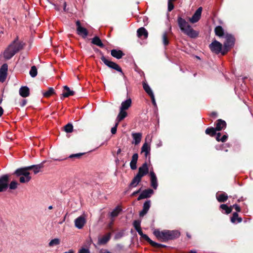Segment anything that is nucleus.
<instances>
[{"label": "nucleus", "mask_w": 253, "mask_h": 253, "mask_svg": "<svg viewBox=\"0 0 253 253\" xmlns=\"http://www.w3.org/2000/svg\"><path fill=\"white\" fill-rule=\"evenodd\" d=\"M153 234L158 240L163 242L174 239L178 237L180 235L179 232L177 230L160 231L158 229H155Z\"/></svg>", "instance_id": "f257e3e1"}, {"label": "nucleus", "mask_w": 253, "mask_h": 253, "mask_svg": "<svg viewBox=\"0 0 253 253\" xmlns=\"http://www.w3.org/2000/svg\"><path fill=\"white\" fill-rule=\"evenodd\" d=\"M22 48L23 44L17 38L4 51V58L6 60L10 59Z\"/></svg>", "instance_id": "f03ea898"}, {"label": "nucleus", "mask_w": 253, "mask_h": 253, "mask_svg": "<svg viewBox=\"0 0 253 253\" xmlns=\"http://www.w3.org/2000/svg\"><path fill=\"white\" fill-rule=\"evenodd\" d=\"M178 26L182 32L191 38H195L198 33L194 30L186 20L180 17L177 19Z\"/></svg>", "instance_id": "7ed1b4c3"}, {"label": "nucleus", "mask_w": 253, "mask_h": 253, "mask_svg": "<svg viewBox=\"0 0 253 253\" xmlns=\"http://www.w3.org/2000/svg\"><path fill=\"white\" fill-rule=\"evenodd\" d=\"M14 173L17 176H19V181L22 183H27L31 179L27 167L16 169Z\"/></svg>", "instance_id": "20e7f679"}, {"label": "nucleus", "mask_w": 253, "mask_h": 253, "mask_svg": "<svg viewBox=\"0 0 253 253\" xmlns=\"http://www.w3.org/2000/svg\"><path fill=\"white\" fill-rule=\"evenodd\" d=\"M224 38L225 41L223 44V50L222 51L223 55L225 54L232 47H233L235 43V38L231 34L226 33L225 34Z\"/></svg>", "instance_id": "39448f33"}, {"label": "nucleus", "mask_w": 253, "mask_h": 253, "mask_svg": "<svg viewBox=\"0 0 253 253\" xmlns=\"http://www.w3.org/2000/svg\"><path fill=\"white\" fill-rule=\"evenodd\" d=\"M9 176L4 174L0 177V192L5 191L8 187Z\"/></svg>", "instance_id": "423d86ee"}, {"label": "nucleus", "mask_w": 253, "mask_h": 253, "mask_svg": "<svg viewBox=\"0 0 253 253\" xmlns=\"http://www.w3.org/2000/svg\"><path fill=\"white\" fill-rule=\"evenodd\" d=\"M101 59L103 62V63L108 67L112 69H115L116 71L121 72L122 75H124L122 69L119 67V66L117 64L108 60L103 56L101 57Z\"/></svg>", "instance_id": "0eeeda50"}, {"label": "nucleus", "mask_w": 253, "mask_h": 253, "mask_svg": "<svg viewBox=\"0 0 253 253\" xmlns=\"http://www.w3.org/2000/svg\"><path fill=\"white\" fill-rule=\"evenodd\" d=\"M222 44L216 40L212 42L210 45L211 50L216 54H218L220 52H222Z\"/></svg>", "instance_id": "6e6552de"}, {"label": "nucleus", "mask_w": 253, "mask_h": 253, "mask_svg": "<svg viewBox=\"0 0 253 253\" xmlns=\"http://www.w3.org/2000/svg\"><path fill=\"white\" fill-rule=\"evenodd\" d=\"M86 222V220L85 216L84 215H81L75 219L74 221L75 226L79 229H82Z\"/></svg>", "instance_id": "1a4fd4ad"}, {"label": "nucleus", "mask_w": 253, "mask_h": 253, "mask_svg": "<svg viewBox=\"0 0 253 253\" xmlns=\"http://www.w3.org/2000/svg\"><path fill=\"white\" fill-rule=\"evenodd\" d=\"M139 234V235L141 236V237L144 240L147 241L153 247H162V245L159 244H158L152 240H151L150 238L146 234L143 233L141 229H138L136 230Z\"/></svg>", "instance_id": "9d476101"}, {"label": "nucleus", "mask_w": 253, "mask_h": 253, "mask_svg": "<svg viewBox=\"0 0 253 253\" xmlns=\"http://www.w3.org/2000/svg\"><path fill=\"white\" fill-rule=\"evenodd\" d=\"M8 65L3 64L0 69V82L3 83L5 81L7 75Z\"/></svg>", "instance_id": "9b49d317"}, {"label": "nucleus", "mask_w": 253, "mask_h": 253, "mask_svg": "<svg viewBox=\"0 0 253 253\" xmlns=\"http://www.w3.org/2000/svg\"><path fill=\"white\" fill-rule=\"evenodd\" d=\"M202 11V7H199L195 11L192 17L189 18V21L192 23L197 22L200 19Z\"/></svg>", "instance_id": "f8f14e48"}, {"label": "nucleus", "mask_w": 253, "mask_h": 253, "mask_svg": "<svg viewBox=\"0 0 253 253\" xmlns=\"http://www.w3.org/2000/svg\"><path fill=\"white\" fill-rule=\"evenodd\" d=\"M76 25L77 26V34L79 35L82 36L84 38H86L88 35V32L87 30L85 28L82 27L81 26L80 22L79 21H77L76 22Z\"/></svg>", "instance_id": "ddd939ff"}, {"label": "nucleus", "mask_w": 253, "mask_h": 253, "mask_svg": "<svg viewBox=\"0 0 253 253\" xmlns=\"http://www.w3.org/2000/svg\"><path fill=\"white\" fill-rule=\"evenodd\" d=\"M147 138H146V142L143 144L141 147V153H144V155L146 158L148 157L149 160L150 159V150L151 147L150 145L146 142Z\"/></svg>", "instance_id": "4468645a"}, {"label": "nucleus", "mask_w": 253, "mask_h": 253, "mask_svg": "<svg viewBox=\"0 0 253 253\" xmlns=\"http://www.w3.org/2000/svg\"><path fill=\"white\" fill-rule=\"evenodd\" d=\"M149 171V169L147 163H144L142 166L140 167L138 169V172L137 174L142 177L146 175Z\"/></svg>", "instance_id": "2eb2a0df"}, {"label": "nucleus", "mask_w": 253, "mask_h": 253, "mask_svg": "<svg viewBox=\"0 0 253 253\" xmlns=\"http://www.w3.org/2000/svg\"><path fill=\"white\" fill-rule=\"evenodd\" d=\"M149 175L151 180V186L154 189H156L158 187V181L156 175L153 170H150Z\"/></svg>", "instance_id": "dca6fc26"}, {"label": "nucleus", "mask_w": 253, "mask_h": 253, "mask_svg": "<svg viewBox=\"0 0 253 253\" xmlns=\"http://www.w3.org/2000/svg\"><path fill=\"white\" fill-rule=\"evenodd\" d=\"M154 191L151 189L145 190L142 192L140 195L137 198L138 200H140L143 199H145L150 197L153 194Z\"/></svg>", "instance_id": "f3484780"}, {"label": "nucleus", "mask_w": 253, "mask_h": 253, "mask_svg": "<svg viewBox=\"0 0 253 253\" xmlns=\"http://www.w3.org/2000/svg\"><path fill=\"white\" fill-rule=\"evenodd\" d=\"M151 205L150 200L146 201L143 204V210L140 212V216H143L149 211Z\"/></svg>", "instance_id": "a211bd4d"}, {"label": "nucleus", "mask_w": 253, "mask_h": 253, "mask_svg": "<svg viewBox=\"0 0 253 253\" xmlns=\"http://www.w3.org/2000/svg\"><path fill=\"white\" fill-rule=\"evenodd\" d=\"M44 163H45V161H43L42 163L40 164L28 166V167H27V168L28 169V170L33 169V171H34V173L37 174L40 171V169L43 168V165Z\"/></svg>", "instance_id": "6ab92c4d"}, {"label": "nucleus", "mask_w": 253, "mask_h": 253, "mask_svg": "<svg viewBox=\"0 0 253 253\" xmlns=\"http://www.w3.org/2000/svg\"><path fill=\"white\" fill-rule=\"evenodd\" d=\"M132 137L133 140V143L135 145H138L142 139V133L140 132L132 133Z\"/></svg>", "instance_id": "aec40b11"}, {"label": "nucleus", "mask_w": 253, "mask_h": 253, "mask_svg": "<svg viewBox=\"0 0 253 253\" xmlns=\"http://www.w3.org/2000/svg\"><path fill=\"white\" fill-rule=\"evenodd\" d=\"M122 210V209L121 206H118L113 210L112 212H110V215L112 218L111 224L114 221V219L113 218L115 217H117L119 215V214L121 212Z\"/></svg>", "instance_id": "412c9836"}, {"label": "nucleus", "mask_w": 253, "mask_h": 253, "mask_svg": "<svg viewBox=\"0 0 253 253\" xmlns=\"http://www.w3.org/2000/svg\"><path fill=\"white\" fill-rule=\"evenodd\" d=\"M131 99L130 98H128L126 100L122 102L120 109L126 111L131 106Z\"/></svg>", "instance_id": "4be33fe9"}, {"label": "nucleus", "mask_w": 253, "mask_h": 253, "mask_svg": "<svg viewBox=\"0 0 253 253\" xmlns=\"http://www.w3.org/2000/svg\"><path fill=\"white\" fill-rule=\"evenodd\" d=\"M138 156L137 153L134 154L132 155V159L130 163V168L133 170L137 168L136 164L138 160Z\"/></svg>", "instance_id": "5701e85b"}, {"label": "nucleus", "mask_w": 253, "mask_h": 253, "mask_svg": "<svg viewBox=\"0 0 253 253\" xmlns=\"http://www.w3.org/2000/svg\"><path fill=\"white\" fill-rule=\"evenodd\" d=\"M226 126V123L224 121H223L221 119H218L217 121V123L216 124V126L215 128L217 131H220V130H222V129L225 128Z\"/></svg>", "instance_id": "b1692460"}, {"label": "nucleus", "mask_w": 253, "mask_h": 253, "mask_svg": "<svg viewBox=\"0 0 253 253\" xmlns=\"http://www.w3.org/2000/svg\"><path fill=\"white\" fill-rule=\"evenodd\" d=\"M111 238V234L108 233L106 235L98 239V244L99 245H104L107 243Z\"/></svg>", "instance_id": "393cba45"}, {"label": "nucleus", "mask_w": 253, "mask_h": 253, "mask_svg": "<svg viewBox=\"0 0 253 253\" xmlns=\"http://www.w3.org/2000/svg\"><path fill=\"white\" fill-rule=\"evenodd\" d=\"M19 94L23 97H26L29 95V89L27 86H22L19 89Z\"/></svg>", "instance_id": "a878e982"}, {"label": "nucleus", "mask_w": 253, "mask_h": 253, "mask_svg": "<svg viewBox=\"0 0 253 253\" xmlns=\"http://www.w3.org/2000/svg\"><path fill=\"white\" fill-rule=\"evenodd\" d=\"M127 113L126 111L120 109V112L117 116L116 121L118 123L124 119L127 116Z\"/></svg>", "instance_id": "bb28decb"}, {"label": "nucleus", "mask_w": 253, "mask_h": 253, "mask_svg": "<svg viewBox=\"0 0 253 253\" xmlns=\"http://www.w3.org/2000/svg\"><path fill=\"white\" fill-rule=\"evenodd\" d=\"M111 54L112 56L117 58L120 59L122 57L124 54L121 50H118L116 49H113L111 51Z\"/></svg>", "instance_id": "cd10ccee"}, {"label": "nucleus", "mask_w": 253, "mask_h": 253, "mask_svg": "<svg viewBox=\"0 0 253 253\" xmlns=\"http://www.w3.org/2000/svg\"><path fill=\"white\" fill-rule=\"evenodd\" d=\"M64 92L62 93V96L64 97H68L74 94V92L73 90H71L69 87L66 85L64 86Z\"/></svg>", "instance_id": "c85d7f7f"}, {"label": "nucleus", "mask_w": 253, "mask_h": 253, "mask_svg": "<svg viewBox=\"0 0 253 253\" xmlns=\"http://www.w3.org/2000/svg\"><path fill=\"white\" fill-rule=\"evenodd\" d=\"M214 32L215 35L219 37L225 36V34L224 33L223 28L220 26H216L215 28Z\"/></svg>", "instance_id": "c756f323"}, {"label": "nucleus", "mask_w": 253, "mask_h": 253, "mask_svg": "<svg viewBox=\"0 0 253 253\" xmlns=\"http://www.w3.org/2000/svg\"><path fill=\"white\" fill-rule=\"evenodd\" d=\"M141 178L142 177L137 174L133 178L130 183V185L132 187H136L141 180Z\"/></svg>", "instance_id": "7c9ffc66"}, {"label": "nucleus", "mask_w": 253, "mask_h": 253, "mask_svg": "<svg viewBox=\"0 0 253 253\" xmlns=\"http://www.w3.org/2000/svg\"><path fill=\"white\" fill-rule=\"evenodd\" d=\"M137 34L138 37L144 36L146 38L148 37V32L143 27L140 28L137 30Z\"/></svg>", "instance_id": "2f4dec72"}, {"label": "nucleus", "mask_w": 253, "mask_h": 253, "mask_svg": "<svg viewBox=\"0 0 253 253\" xmlns=\"http://www.w3.org/2000/svg\"><path fill=\"white\" fill-rule=\"evenodd\" d=\"M216 199L219 202H225L227 201L228 196L225 193L220 194H216Z\"/></svg>", "instance_id": "473e14b6"}, {"label": "nucleus", "mask_w": 253, "mask_h": 253, "mask_svg": "<svg viewBox=\"0 0 253 253\" xmlns=\"http://www.w3.org/2000/svg\"><path fill=\"white\" fill-rule=\"evenodd\" d=\"M92 43L100 47H104V44L102 43L101 40L98 37H95L92 39Z\"/></svg>", "instance_id": "72a5a7b5"}, {"label": "nucleus", "mask_w": 253, "mask_h": 253, "mask_svg": "<svg viewBox=\"0 0 253 253\" xmlns=\"http://www.w3.org/2000/svg\"><path fill=\"white\" fill-rule=\"evenodd\" d=\"M54 94H55V91L52 87H49L48 90L42 92V95L45 97H49Z\"/></svg>", "instance_id": "f704fd0d"}, {"label": "nucleus", "mask_w": 253, "mask_h": 253, "mask_svg": "<svg viewBox=\"0 0 253 253\" xmlns=\"http://www.w3.org/2000/svg\"><path fill=\"white\" fill-rule=\"evenodd\" d=\"M231 221L232 223H235L236 221H237V222H241L242 221V218L238 217V214L237 212H234L231 218Z\"/></svg>", "instance_id": "c9c22d12"}, {"label": "nucleus", "mask_w": 253, "mask_h": 253, "mask_svg": "<svg viewBox=\"0 0 253 253\" xmlns=\"http://www.w3.org/2000/svg\"><path fill=\"white\" fill-rule=\"evenodd\" d=\"M60 243V240L58 238H55L51 240L48 243V246L50 247H53L59 245Z\"/></svg>", "instance_id": "e433bc0d"}, {"label": "nucleus", "mask_w": 253, "mask_h": 253, "mask_svg": "<svg viewBox=\"0 0 253 253\" xmlns=\"http://www.w3.org/2000/svg\"><path fill=\"white\" fill-rule=\"evenodd\" d=\"M143 87L144 90L147 92V93L149 95H150L153 94V92L152 89H151L150 87L147 83L144 82L143 83Z\"/></svg>", "instance_id": "4c0bfd02"}, {"label": "nucleus", "mask_w": 253, "mask_h": 253, "mask_svg": "<svg viewBox=\"0 0 253 253\" xmlns=\"http://www.w3.org/2000/svg\"><path fill=\"white\" fill-rule=\"evenodd\" d=\"M216 129L214 127H208L206 130V133L211 136H213L216 134Z\"/></svg>", "instance_id": "58836bf2"}, {"label": "nucleus", "mask_w": 253, "mask_h": 253, "mask_svg": "<svg viewBox=\"0 0 253 253\" xmlns=\"http://www.w3.org/2000/svg\"><path fill=\"white\" fill-rule=\"evenodd\" d=\"M221 133L218 132L216 134V139L217 141H221L222 142H225L228 138V135L226 134H224L222 136V137L220 138Z\"/></svg>", "instance_id": "ea45409f"}, {"label": "nucleus", "mask_w": 253, "mask_h": 253, "mask_svg": "<svg viewBox=\"0 0 253 253\" xmlns=\"http://www.w3.org/2000/svg\"><path fill=\"white\" fill-rule=\"evenodd\" d=\"M220 208L223 210H225V213L226 214H229L230 213L231 211H232V210H231V208H229L225 204H222L220 205Z\"/></svg>", "instance_id": "a19ab883"}, {"label": "nucleus", "mask_w": 253, "mask_h": 253, "mask_svg": "<svg viewBox=\"0 0 253 253\" xmlns=\"http://www.w3.org/2000/svg\"><path fill=\"white\" fill-rule=\"evenodd\" d=\"M30 75L33 78H34L37 76V69L36 66H33L31 67V70L30 71Z\"/></svg>", "instance_id": "79ce46f5"}, {"label": "nucleus", "mask_w": 253, "mask_h": 253, "mask_svg": "<svg viewBox=\"0 0 253 253\" xmlns=\"http://www.w3.org/2000/svg\"><path fill=\"white\" fill-rule=\"evenodd\" d=\"M73 126L72 124H68L65 126V131L67 132L70 133L72 132Z\"/></svg>", "instance_id": "37998d69"}, {"label": "nucleus", "mask_w": 253, "mask_h": 253, "mask_svg": "<svg viewBox=\"0 0 253 253\" xmlns=\"http://www.w3.org/2000/svg\"><path fill=\"white\" fill-rule=\"evenodd\" d=\"M163 42L165 45H167L169 43L166 32H165L163 35Z\"/></svg>", "instance_id": "c03bdc74"}, {"label": "nucleus", "mask_w": 253, "mask_h": 253, "mask_svg": "<svg viewBox=\"0 0 253 253\" xmlns=\"http://www.w3.org/2000/svg\"><path fill=\"white\" fill-rule=\"evenodd\" d=\"M9 189L11 190H14L17 188V182L15 181H12L9 184Z\"/></svg>", "instance_id": "a18cd8bd"}, {"label": "nucleus", "mask_w": 253, "mask_h": 253, "mask_svg": "<svg viewBox=\"0 0 253 253\" xmlns=\"http://www.w3.org/2000/svg\"><path fill=\"white\" fill-rule=\"evenodd\" d=\"M140 224L141 222L139 220H134L133 221V225L136 230L141 229Z\"/></svg>", "instance_id": "49530a36"}, {"label": "nucleus", "mask_w": 253, "mask_h": 253, "mask_svg": "<svg viewBox=\"0 0 253 253\" xmlns=\"http://www.w3.org/2000/svg\"><path fill=\"white\" fill-rule=\"evenodd\" d=\"M119 125V123L118 122H117L115 125V126L114 127H113L112 128H111V133L112 134H115L116 133V131H117V126Z\"/></svg>", "instance_id": "de8ad7c7"}, {"label": "nucleus", "mask_w": 253, "mask_h": 253, "mask_svg": "<svg viewBox=\"0 0 253 253\" xmlns=\"http://www.w3.org/2000/svg\"><path fill=\"white\" fill-rule=\"evenodd\" d=\"M174 8L173 4L171 1H168V10L171 11Z\"/></svg>", "instance_id": "09e8293b"}, {"label": "nucleus", "mask_w": 253, "mask_h": 253, "mask_svg": "<svg viewBox=\"0 0 253 253\" xmlns=\"http://www.w3.org/2000/svg\"><path fill=\"white\" fill-rule=\"evenodd\" d=\"M83 155V153H78V154L71 155L69 157L70 158H78L80 157Z\"/></svg>", "instance_id": "8fccbe9b"}, {"label": "nucleus", "mask_w": 253, "mask_h": 253, "mask_svg": "<svg viewBox=\"0 0 253 253\" xmlns=\"http://www.w3.org/2000/svg\"><path fill=\"white\" fill-rule=\"evenodd\" d=\"M79 253H90L88 249L82 248L79 251Z\"/></svg>", "instance_id": "3c124183"}, {"label": "nucleus", "mask_w": 253, "mask_h": 253, "mask_svg": "<svg viewBox=\"0 0 253 253\" xmlns=\"http://www.w3.org/2000/svg\"><path fill=\"white\" fill-rule=\"evenodd\" d=\"M151 98V100H152V103L154 105V106H156V101H155V97H154V93L149 95Z\"/></svg>", "instance_id": "603ef678"}, {"label": "nucleus", "mask_w": 253, "mask_h": 253, "mask_svg": "<svg viewBox=\"0 0 253 253\" xmlns=\"http://www.w3.org/2000/svg\"><path fill=\"white\" fill-rule=\"evenodd\" d=\"M233 207H234L235 209V210L237 211V212H240V207L237 205H234L233 206Z\"/></svg>", "instance_id": "864d4df0"}, {"label": "nucleus", "mask_w": 253, "mask_h": 253, "mask_svg": "<svg viewBox=\"0 0 253 253\" xmlns=\"http://www.w3.org/2000/svg\"><path fill=\"white\" fill-rule=\"evenodd\" d=\"M211 117H212L213 118H216L217 116V113L215 112H212L211 113Z\"/></svg>", "instance_id": "5fc2aeb1"}, {"label": "nucleus", "mask_w": 253, "mask_h": 253, "mask_svg": "<svg viewBox=\"0 0 253 253\" xmlns=\"http://www.w3.org/2000/svg\"><path fill=\"white\" fill-rule=\"evenodd\" d=\"M26 103H27V101L26 100H23V101L22 102L21 106H24V105H25Z\"/></svg>", "instance_id": "6e6d98bb"}, {"label": "nucleus", "mask_w": 253, "mask_h": 253, "mask_svg": "<svg viewBox=\"0 0 253 253\" xmlns=\"http://www.w3.org/2000/svg\"><path fill=\"white\" fill-rule=\"evenodd\" d=\"M3 112V109L1 107H0V117L1 116Z\"/></svg>", "instance_id": "4d7b16f0"}, {"label": "nucleus", "mask_w": 253, "mask_h": 253, "mask_svg": "<svg viewBox=\"0 0 253 253\" xmlns=\"http://www.w3.org/2000/svg\"><path fill=\"white\" fill-rule=\"evenodd\" d=\"M53 4V5H54V8H55L56 10L59 11L60 9H59V8L58 7V6H57L56 4Z\"/></svg>", "instance_id": "13d9d810"}, {"label": "nucleus", "mask_w": 253, "mask_h": 253, "mask_svg": "<svg viewBox=\"0 0 253 253\" xmlns=\"http://www.w3.org/2000/svg\"><path fill=\"white\" fill-rule=\"evenodd\" d=\"M66 3L65 2H64V8H63V9H64V10L65 11H66Z\"/></svg>", "instance_id": "bf43d9fd"}, {"label": "nucleus", "mask_w": 253, "mask_h": 253, "mask_svg": "<svg viewBox=\"0 0 253 253\" xmlns=\"http://www.w3.org/2000/svg\"><path fill=\"white\" fill-rule=\"evenodd\" d=\"M121 152V149L120 148L118 149V150L117 151V154L119 155Z\"/></svg>", "instance_id": "052dcab7"}, {"label": "nucleus", "mask_w": 253, "mask_h": 253, "mask_svg": "<svg viewBox=\"0 0 253 253\" xmlns=\"http://www.w3.org/2000/svg\"><path fill=\"white\" fill-rule=\"evenodd\" d=\"M140 191V189H139V190H138V191H136V192H134V193H133V195H135V194H137V193H139Z\"/></svg>", "instance_id": "680f3d73"}, {"label": "nucleus", "mask_w": 253, "mask_h": 253, "mask_svg": "<svg viewBox=\"0 0 253 253\" xmlns=\"http://www.w3.org/2000/svg\"><path fill=\"white\" fill-rule=\"evenodd\" d=\"M52 208H53V207L52 206H50L48 207V209H49V210H51V209H52Z\"/></svg>", "instance_id": "e2e57ef3"}, {"label": "nucleus", "mask_w": 253, "mask_h": 253, "mask_svg": "<svg viewBox=\"0 0 253 253\" xmlns=\"http://www.w3.org/2000/svg\"><path fill=\"white\" fill-rule=\"evenodd\" d=\"M54 160H55V161H61L62 160H60V159H55Z\"/></svg>", "instance_id": "0e129e2a"}]
</instances>
